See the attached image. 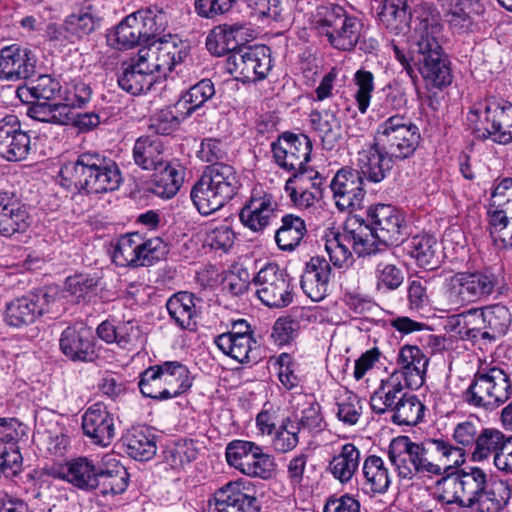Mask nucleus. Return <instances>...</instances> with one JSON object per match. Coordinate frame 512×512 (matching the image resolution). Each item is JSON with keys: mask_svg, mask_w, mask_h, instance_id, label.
Segmentation results:
<instances>
[{"mask_svg": "<svg viewBox=\"0 0 512 512\" xmlns=\"http://www.w3.org/2000/svg\"><path fill=\"white\" fill-rule=\"evenodd\" d=\"M127 454L138 461H148L157 450L154 435L145 427H133L123 438Z\"/></svg>", "mask_w": 512, "mask_h": 512, "instance_id": "37998d69", "label": "nucleus"}, {"mask_svg": "<svg viewBox=\"0 0 512 512\" xmlns=\"http://www.w3.org/2000/svg\"><path fill=\"white\" fill-rule=\"evenodd\" d=\"M377 254L372 255L375 264L376 287L379 291H393L398 289L404 280L402 270L390 262L391 253L384 249Z\"/></svg>", "mask_w": 512, "mask_h": 512, "instance_id": "c03bdc74", "label": "nucleus"}, {"mask_svg": "<svg viewBox=\"0 0 512 512\" xmlns=\"http://www.w3.org/2000/svg\"><path fill=\"white\" fill-rule=\"evenodd\" d=\"M259 300L271 308H283L293 301V287L288 273L275 263H268L253 278Z\"/></svg>", "mask_w": 512, "mask_h": 512, "instance_id": "2eb2a0df", "label": "nucleus"}, {"mask_svg": "<svg viewBox=\"0 0 512 512\" xmlns=\"http://www.w3.org/2000/svg\"><path fill=\"white\" fill-rule=\"evenodd\" d=\"M161 29L162 25L157 23L151 11H137L126 16L108 40L117 49H131L141 42L150 41Z\"/></svg>", "mask_w": 512, "mask_h": 512, "instance_id": "dca6fc26", "label": "nucleus"}, {"mask_svg": "<svg viewBox=\"0 0 512 512\" xmlns=\"http://www.w3.org/2000/svg\"><path fill=\"white\" fill-rule=\"evenodd\" d=\"M98 280L88 274H76L66 279V290L77 302L86 301L95 294Z\"/></svg>", "mask_w": 512, "mask_h": 512, "instance_id": "0e129e2a", "label": "nucleus"}, {"mask_svg": "<svg viewBox=\"0 0 512 512\" xmlns=\"http://www.w3.org/2000/svg\"><path fill=\"white\" fill-rule=\"evenodd\" d=\"M275 162L292 173L290 178L304 182L317 178L318 172L307 167L312 151V142L306 135L284 134L271 144Z\"/></svg>", "mask_w": 512, "mask_h": 512, "instance_id": "ddd939ff", "label": "nucleus"}, {"mask_svg": "<svg viewBox=\"0 0 512 512\" xmlns=\"http://www.w3.org/2000/svg\"><path fill=\"white\" fill-rule=\"evenodd\" d=\"M201 299L195 294L181 291L172 295L166 308L173 322L181 329L195 330L201 313Z\"/></svg>", "mask_w": 512, "mask_h": 512, "instance_id": "c85d7f7f", "label": "nucleus"}, {"mask_svg": "<svg viewBox=\"0 0 512 512\" xmlns=\"http://www.w3.org/2000/svg\"><path fill=\"white\" fill-rule=\"evenodd\" d=\"M370 406L375 414H390L396 425L414 426L422 421L425 406L420 399L407 393L404 387L381 386L371 394Z\"/></svg>", "mask_w": 512, "mask_h": 512, "instance_id": "9d476101", "label": "nucleus"}, {"mask_svg": "<svg viewBox=\"0 0 512 512\" xmlns=\"http://www.w3.org/2000/svg\"><path fill=\"white\" fill-rule=\"evenodd\" d=\"M310 122L314 132L327 150H332L342 139L343 129L340 119L330 110L312 111Z\"/></svg>", "mask_w": 512, "mask_h": 512, "instance_id": "58836bf2", "label": "nucleus"}, {"mask_svg": "<svg viewBox=\"0 0 512 512\" xmlns=\"http://www.w3.org/2000/svg\"><path fill=\"white\" fill-rule=\"evenodd\" d=\"M363 183L364 180L357 170L342 168L335 174L330 188L339 210H355L362 207L366 195Z\"/></svg>", "mask_w": 512, "mask_h": 512, "instance_id": "aec40b11", "label": "nucleus"}, {"mask_svg": "<svg viewBox=\"0 0 512 512\" xmlns=\"http://www.w3.org/2000/svg\"><path fill=\"white\" fill-rule=\"evenodd\" d=\"M59 345L62 353L72 361L87 362L95 357L93 333L83 325L64 329Z\"/></svg>", "mask_w": 512, "mask_h": 512, "instance_id": "bb28decb", "label": "nucleus"}, {"mask_svg": "<svg viewBox=\"0 0 512 512\" xmlns=\"http://www.w3.org/2000/svg\"><path fill=\"white\" fill-rule=\"evenodd\" d=\"M132 156L134 163L143 170L157 171L167 162L164 143L160 136L157 135L137 138Z\"/></svg>", "mask_w": 512, "mask_h": 512, "instance_id": "72a5a7b5", "label": "nucleus"}, {"mask_svg": "<svg viewBox=\"0 0 512 512\" xmlns=\"http://www.w3.org/2000/svg\"><path fill=\"white\" fill-rule=\"evenodd\" d=\"M381 24L392 34L404 36L410 29L408 0H384L378 14Z\"/></svg>", "mask_w": 512, "mask_h": 512, "instance_id": "e433bc0d", "label": "nucleus"}, {"mask_svg": "<svg viewBox=\"0 0 512 512\" xmlns=\"http://www.w3.org/2000/svg\"><path fill=\"white\" fill-rule=\"evenodd\" d=\"M82 429L93 444L101 447L109 446L116 435L114 417L101 402L94 403L84 412Z\"/></svg>", "mask_w": 512, "mask_h": 512, "instance_id": "4be33fe9", "label": "nucleus"}, {"mask_svg": "<svg viewBox=\"0 0 512 512\" xmlns=\"http://www.w3.org/2000/svg\"><path fill=\"white\" fill-rule=\"evenodd\" d=\"M260 447L251 441L233 440L226 446V461L229 466L244 474Z\"/></svg>", "mask_w": 512, "mask_h": 512, "instance_id": "4d7b16f0", "label": "nucleus"}, {"mask_svg": "<svg viewBox=\"0 0 512 512\" xmlns=\"http://www.w3.org/2000/svg\"><path fill=\"white\" fill-rule=\"evenodd\" d=\"M156 81L157 76H150L149 73L138 68L133 58L131 63L124 67L122 73L118 76L119 87L132 95L149 91Z\"/></svg>", "mask_w": 512, "mask_h": 512, "instance_id": "3c124183", "label": "nucleus"}, {"mask_svg": "<svg viewBox=\"0 0 512 512\" xmlns=\"http://www.w3.org/2000/svg\"><path fill=\"white\" fill-rule=\"evenodd\" d=\"M278 203L272 194L254 191L239 217L254 232L263 231L277 217Z\"/></svg>", "mask_w": 512, "mask_h": 512, "instance_id": "a878e982", "label": "nucleus"}, {"mask_svg": "<svg viewBox=\"0 0 512 512\" xmlns=\"http://www.w3.org/2000/svg\"><path fill=\"white\" fill-rule=\"evenodd\" d=\"M256 490L248 480L230 481L214 493L215 512H260Z\"/></svg>", "mask_w": 512, "mask_h": 512, "instance_id": "6ab92c4d", "label": "nucleus"}, {"mask_svg": "<svg viewBox=\"0 0 512 512\" xmlns=\"http://www.w3.org/2000/svg\"><path fill=\"white\" fill-rule=\"evenodd\" d=\"M62 187L88 194L115 191L122 182L117 163L98 152H84L75 160L62 164L59 173Z\"/></svg>", "mask_w": 512, "mask_h": 512, "instance_id": "20e7f679", "label": "nucleus"}, {"mask_svg": "<svg viewBox=\"0 0 512 512\" xmlns=\"http://www.w3.org/2000/svg\"><path fill=\"white\" fill-rule=\"evenodd\" d=\"M362 473L364 476L362 490L366 494L373 496L383 494L388 490L391 477L381 457L376 455L366 457L362 465Z\"/></svg>", "mask_w": 512, "mask_h": 512, "instance_id": "4c0bfd02", "label": "nucleus"}, {"mask_svg": "<svg viewBox=\"0 0 512 512\" xmlns=\"http://www.w3.org/2000/svg\"><path fill=\"white\" fill-rule=\"evenodd\" d=\"M370 223L363 219H347L342 231L330 230L324 236L325 250L337 268L352 264L351 249L359 256H372L389 245L404 241L408 226L404 214L388 204H377L367 211Z\"/></svg>", "mask_w": 512, "mask_h": 512, "instance_id": "f257e3e1", "label": "nucleus"}, {"mask_svg": "<svg viewBox=\"0 0 512 512\" xmlns=\"http://www.w3.org/2000/svg\"><path fill=\"white\" fill-rule=\"evenodd\" d=\"M61 90L59 81L49 75H40L23 87L17 89V94L22 101H28L29 97L36 101H50Z\"/></svg>", "mask_w": 512, "mask_h": 512, "instance_id": "6e6d98bb", "label": "nucleus"}, {"mask_svg": "<svg viewBox=\"0 0 512 512\" xmlns=\"http://www.w3.org/2000/svg\"><path fill=\"white\" fill-rule=\"evenodd\" d=\"M394 159L385 150L376 145V141L370 143L358 152L357 165L363 180L379 183L384 180L393 167Z\"/></svg>", "mask_w": 512, "mask_h": 512, "instance_id": "cd10ccee", "label": "nucleus"}, {"mask_svg": "<svg viewBox=\"0 0 512 512\" xmlns=\"http://www.w3.org/2000/svg\"><path fill=\"white\" fill-rule=\"evenodd\" d=\"M428 362L419 347L405 345L399 350L397 368L389 377L382 379L380 385L418 389L425 382Z\"/></svg>", "mask_w": 512, "mask_h": 512, "instance_id": "f3484780", "label": "nucleus"}, {"mask_svg": "<svg viewBox=\"0 0 512 512\" xmlns=\"http://www.w3.org/2000/svg\"><path fill=\"white\" fill-rule=\"evenodd\" d=\"M443 25L434 17L421 18L412 37V59L431 54L442 48Z\"/></svg>", "mask_w": 512, "mask_h": 512, "instance_id": "7c9ffc66", "label": "nucleus"}, {"mask_svg": "<svg viewBox=\"0 0 512 512\" xmlns=\"http://www.w3.org/2000/svg\"><path fill=\"white\" fill-rule=\"evenodd\" d=\"M96 26L97 21L91 13L81 12L68 16L58 33L74 43L90 35Z\"/></svg>", "mask_w": 512, "mask_h": 512, "instance_id": "13d9d810", "label": "nucleus"}, {"mask_svg": "<svg viewBox=\"0 0 512 512\" xmlns=\"http://www.w3.org/2000/svg\"><path fill=\"white\" fill-rule=\"evenodd\" d=\"M227 69L242 82H256L267 77L271 58L265 46L245 47L234 51L227 59Z\"/></svg>", "mask_w": 512, "mask_h": 512, "instance_id": "a211bd4d", "label": "nucleus"}, {"mask_svg": "<svg viewBox=\"0 0 512 512\" xmlns=\"http://www.w3.org/2000/svg\"><path fill=\"white\" fill-rule=\"evenodd\" d=\"M22 455L18 446H7L0 442V475L13 478L22 471Z\"/></svg>", "mask_w": 512, "mask_h": 512, "instance_id": "774afa93", "label": "nucleus"}, {"mask_svg": "<svg viewBox=\"0 0 512 512\" xmlns=\"http://www.w3.org/2000/svg\"><path fill=\"white\" fill-rule=\"evenodd\" d=\"M93 90L90 84L81 79H73L66 84L63 99L67 108H83L91 100Z\"/></svg>", "mask_w": 512, "mask_h": 512, "instance_id": "e2e57ef3", "label": "nucleus"}, {"mask_svg": "<svg viewBox=\"0 0 512 512\" xmlns=\"http://www.w3.org/2000/svg\"><path fill=\"white\" fill-rule=\"evenodd\" d=\"M318 34L339 51H352L362 37L364 24L339 5L321 6L315 16Z\"/></svg>", "mask_w": 512, "mask_h": 512, "instance_id": "0eeeda50", "label": "nucleus"}, {"mask_svg": "<svg viewBox=\"0 0 512 512\" xmlns=\"http://www.w3.org/2000/svg\"><path fill=\"white\" fill-rule=\"evenodd\" d=\"M412 61L418 66L423 79L434 87L443 88L451 84V68L444 50L413 58Z\"/></svg>", "mask_w": 512, "mask_h": 512, "instance_id": "2f4dec72", "label": "nucleus"}, {"mask_svg": "<svg viewBox=\"0 0 512 512\" xmlns=\"http://www.w3.org/2000/svg\"><path fill=\"white\" fill-rule=\"evenodd\" d=\"M484 319L486 330L483 331V339L494 340L506 334L511 324V314L503 305L495 304L484 307Z\"/></svg>", "mask_w": 512, "mask_h": 512, "instance_id": "bf43d9fd", "label": "nucleus"}, {"mask_svg": "<svg viewBox=\"0 0 512 512\" xmlns=\"http://www.w3.org/2000/svg\"><path fill=\"white\" fill-rule=\"evenodd\" d=\"M129 482V474L126 468L120 463L116 462L111 468H100L97 475V489L103 495L107 494H121L127 487Z\"/></svg>", "mask_w": 512, "mask_h": 512, "instance_id": "864d4df0", "label": "nucleus"}, {"mask_svg": "<svg viewBox=\"0 0 512 512\" xmlns=\"http://www.w3.org/2000/svg\"><path fill=\"white\" fill-rule=\"evenodd\" d=\"M465 462V450L443 438H428L414 442L412 449V478L418 474L441 476Z\"/></svg>", "mask_w": 512, "mask_h": 512, "instance_id": "6e6552de", "label": "nucleus"}, {"mask_svg": "<svg viewBox=\"0 0 512 512\" xmlns=\"http://www.w3.org/2000/svg\"><path fill=\"white\" fill-rule=\"evenodd\" d=\"M374 140L390 157L402 161L414 155L421 133L409 117L395 114L378 125Z\"/></svg>", "mask_w": 512, "mask_h": 512, "instance_id": "9b49d317", "label": "nucleus"}, {"mask_svg": "<svg viewBox=\"0 0 512 512\" xmlns=\"http://www.w3.org/2000/svg\"><path fill=\"white\" fill-rule=\"evenodd\" d=\"M437 482L439 500L456 503L474 512H500L508 503L511 491L504 482L489 485L488 475L478 467L448 474Z\"/></svg>", "mask_w": 512, "mask_h": 512, "instance_id": "7ed1b4c3", "label": "nucleus"}, {"mask_svg": "<svg viewBox=\"0 0 512 512\" xmlns=\"http://www.w3.org/2000/svg\"><path fill=\"white\" fill-rule=\"evenodd\" d=\"M307 233L305 221L294 214L282 217V225L275 233V241L282 251H293Z\"/></svg>", "mask_w": 512, "mask_h": 512, "instance_id": "de8ad7c7", "label": "nucleus"}, {"mask_svg": "<svg viewBox=\"0 0 512 512\" xmlns=\"http://www.w3.org/2000/svg\"><path fill=\"white\" fill-rule=\"evenodd\" d=\"M169 246L160 237L143 238L139 233L120 237L113 251V262L120 267L150 266L164 259Z\"/></svg>", "mask_w": 512, "mask_h": 512, "instance_id": "f8f14e48", "label": "nucleus"}, {"mask_svg": "<svg viewBox=\"0 0 512 512\" xmlns=\"http://www.w3.org/2000/svg\"><path fill=\"white\" fill-rule=\"evenodd\" d=\"M488 231L498 249L512 247V211L488 207Z\"/></svg>", "mask_w": 512, "mask_h": 512, "instance_id": "79ce46f5", "label": "nucleus"}, {"mask_svg": "<svg viewBox=\"0 0 512 512\" xmlns=\"http://www.w3.org/2000/svg\"><path fill=\"white\" fill-rule=\"evenodd\" d=\"M184 181L181 169L165 162L153 175L150 191L158 197L170 199L179 191Z\"/></svg>", "mask_w": 512, "mask_h": 512, "instance_id": "a18cd8bd", "label": "nucleus"}, {"mask_svg": "<svg viewBox=\"0 0 512 512\" xmlns=\"http://www.w3.org/2000/svg\"><path fill=\"white\" fill-rule=\"evenodd\" d=\"M407 249L417 264L432 270L441 262L440 246L432 235H415L407 243Z\"/></svg>", "mask_w": 512, "mask_h": 512, "instance_id": "ea45409f", "label": "nucleus"}, {"mask_svg": "<svg viewBox=\"0 0 512 512\" xmlns=\"http://www.w3.org/2000/svg\"><path fill=\"white\" fill-rule=\"evenodd\" d=\"M353 82L357 87L355 100L358 109L361 113H365L370 105L374 90V75L370 71L359 69L354 74Z\"/></svg>", "mask_w": 512, "mask_h": 512, "instance_id": "69168bd1", "label": "nucleus"}, {"mask_svg": "<svg viewBox=\"0 0 512 512\" xmlns=\"http://www.w3.org/2000/svg\"><path fill=\"white\" fill-rule=\"evenodd\" d=\"M506 438L507 435L498 429H483L477 437V442L472 453L473 460L482 461L491 455L495 457V455L500 452Z\"/></svg>", "mask_w": 512, "mask_h": 512, "instance_id": "052dcab7", "label": "nucleus"}, {"mask_svg": "<svg viewBox=\"0 0 512 512\" xmlns=\"http://www.w3.org/2000/svg\"><path fill=\"white\" fill-rule=\"evenodd\" d=\"M512 383L509 374L498 366L480 368L463 393L467 404L485 410H494L511 396Z\"/></svg>", "mask_w": 512, "mask_h": 512, "instance_id": "1a4fd4ad", "label": "nucleus"}, {"mask_svg": "<svg viewBox=\"0 0 512 512\" xmlns=\"http://www.w3.org/2000/svg\"><path fill=\"white\" fill-rule=\"evenodd\" d=\"M31 149V139L22 129L16 115L0 119V157L11 162L26 159Z\"/></svg>", "mask_w": 512, "mask_h": 512, "instance_id": "412c9836", "label": "nucleus"}, {"mask_svg": "<svg viewBox=\"0 0 512 512\" xmlns=\"http://www.w3.org/2000/svg\"><path fill=\"white\" fill-rule=\"evenodd\" d=\"M27 210L7 192H0V235L10 237L27 230L30 225Z\"/></svg>", "mask_w": 512, "mask_h": 512, "instance_id": "473e14b6", "label": "nucleus"}, {"mask_svg": "<svg viewBox=\"0 0 512 512\" xmlns=\"http://www.w3.org/2000/svg\"><path fill=\"white\" fill-rule=\"evenodd\" d=\"M99 468L84 457L68 461L61 469L59 476L72 486L90 492L97 489V475Z\"/></svg>", "mask_w": 512, "mask_h": 512, "instance_id": "f704fd0d", "label": "nucleus"}, {"mask_svg": "<svg viewBox=\"0 0 512 512\" xmlns=\"http://www.w3.org/2000/svg\"><path fill=\"white\" fill-rule=\"evenodd\" d=\"M215 94L214 84L210 79H203L186 91L176 103V110L183 116H191Z\"/></svg>", "mask_w": 512, "mask_h": 512, "instance_id": "8fccbe9b", "label": "nucleus"}, {"mask_svg": "<svg viewBox=\"0 0 512 512\" xmlns=\"http://www.w3.org/2000/svg\"><path fill=\"white\" fill-rule=\"evenodd\" d=\"M331 271L330 264L322 257H312L307 262L300 285L312 301H321L327 295Z\"/></svg>", "mask_w": 512, "mask_h": 512, "instance_id": "c756f323", "label": "nucleus"}, {"mask_svg": "<svg viewBox=\"0 0 512 512\" xmlns=\"http://www.w3.org/2000/svg\"><path fill=\"white\" fill-rule=\"evenodd\" d=\"M414 442L408 436H398L388 446V458L398 476L405 480L412 479V449Z\"/></svg>", "mask_w": 512, "mask_h": 512, "instance_id": "09e8293b", "label": "nucleus"}, {"mask_svg": "<svg viewBox=\"0 0 512 512\" xmlns=\"http://www.w3.org/2000/svg\"><path fill=\"white\" fill-rule=\"evenodd\" d=\"M28 115L37 121L67 125L71 122L70 109L62 103L34 101L28 108Z\"/></svg>", "mask_w": 512, "mask_h": 512, "instance_id": "5fc2aeb1", "label": "nucleus"}, {"mask_svg": "<svg viewBox=\"0 0 512 512\" xmlns=\"http://www.w3.org/2000/svg\"><path fill=\"white\" fill-rule=\"evenodd\" d=\"M214 343L221 352L239 363L257 361V347L253 337H234L220 334L214 339Z\"/></svg>", "mask_w": 512, "mask_h": 512, "instance_id": "a19ab883", "label": "nucleus"}, {"mask_svg": "<svg viewBox=\"0 0 512 512\" xmlns=\"http://www.w3.org/2000/svg\"><path fill=\"white\" fill-rule=\"evenodd\" d=\"M299 435V428L292 423V418H286L276 430L272 445L278 452H289L299 443Z\"/></svg>", "mask_w": 512, "mask_h": 512, "instance_id": "338daca9", "label": "nucleus"}, {"mask_svg": "<svg viewBox=\"0 0 512 512\" xmlns=\"http://www.w3.org/2000/svg\"><path fill=\"white\" fill-rule=\"evenodd\" d=\"M193 382L189 369L178 361H165L145 369L138 383L143 396L163 401L188 391Z\"/></svg>", "mask_w": 512, "mask_h": 512, "instance_id": "423d86ee", "label": "nucleus"}, {"mask_svg": "<svg viewBox=\"0 0 512 512\" xmlns=\"http://www.w3.org/2000/svg\"><path fill=\"white\" fill-rule=\"evenodd\" d=\"M199 454V448L192 439H180L173 442L163 451V460L172 469L179 470L190 464Z\"/></svg>", "mask_w": 512, "mask_h": 512, "instance_id": "603ef678", "label": "nucleus"}, {"mask_svg": "<svg viewBox=\"0 0 512 512\" xmlns=\"http://www.w3.org/2000/svg\"><path fill=\"white\" fill-rule=\"evenodd\" d=\"M47 305L46 293H30L15 298L6 305L5 321L17 328L31 325L44 314Z\"/></svg>", "mask_w": 512, "mask_h": 512, "instance_id": "393cba45", "label": "nucleus"}, {"mask_svg": "<svg viewBox=\"0 0 512 512\" xmlns=\"http://www.w3.org/2000/svg\"><path fill=\"white\" fill-rule=\"evenodd\" d=\"M200 160L211 163L191 189V200L202 215H210L237 195L241 183L235 168L222 163L227 156L226 144L214 138L203 139L197 152Z\"/></svg>", "mask_w": 512, "mask_h": 512, "instance_id": "f03ea898", "label": "nucleus"}, {"mask_svg": "<svg viewBox=\"0 0 512 512\" xmlns=\"http://www.w3.org/2000/svg\"><path fill=\"white\" fill-rule=\"evenodd\" d=\"M360 463V451L352 443L341 447L340 452L334 456L328 465L330 473L341 483L349 482L358 470Z\"/></svg>", "mask_w": 512, "mask_h": 512, "instance_id": "49530a36", "label": "nucleus"}, {"mask_svg": "<svg viewBox=\"0 0 512 512\" xmlns=\"http://www.w3.org/2000/svg\"><path fill=\"white\" fill-rule=\"evenodd\" d=\"M503 285L501 272L487 268L457 272L445 279L442 297L451 309L485 301L498 293Z\"/></svg>", "mask_w": 512, "mask_h": 512, "instance_id": "39448f33", "label": "nucleus"}, {"mask_svg": "<svg viewBox=\"0 0 512 512\" xmlns=\"http://www.w3.org/2000/svg\"><path fill=\"white\" fill-rule=\"evenodd\" d=\"M36 58L27 48L18 44L5 46L0 50V79L17 81L34 75Z\"/></svg>", "mask_w": 512, "mask_h": 512, "instance_id": "b1692460", "label": "nucleus"}, {"mask_svg": "<svg viewBox=\"0 0 512 512\" xmlns=\"http://www.w3.org/2000/svg\"><path fill=\"white\" fill-rule=\"evenodd\" d=\"M152 44L151 53L146 52L151 60L157 61L156 66L160 68V74L166 76L173 68L187 57L184 44L176 38L157 39Z\"/></svg>", "mask_w": 512, "mask_h": 512, "instance_id": "c9c22d12", "label": "nucleus"}, {"mask_svg": "<svg viewBox=\"0 0 512 512\" xmlns=\"http://www.w3.org/2000/svg\"><path fill=\"white\" fill-rule=\"evenodd\" d=\"M481 127L475 128L477 137L490 139L494 143L507 145L512 142V103L502 99L488 98L471 111Z\"/></svg>", "mask_w": 512, "mask_h": 512, "instance_id": "4468645a", "label": "nucleus"}, {"mask_svg": "<svg viewBox=\"0 0 512 512\" xmlns=\"http://www.w3.org/2000/svg\"><path fill=\"white\" fill-rule=\"evenodd\" d=\"M183 116L182 112L176 110V105L161 109L150 119L149 128L152 129L157 136L168 135L175 131L180 122L187 118Z\"/></svg>", "mask_w": 512, "mask_h": 512, "instance_id": "680f3d73", "label": "nucleus"}, {"mask_svg": "<svg viewBox=\"0 0 512 512\" xmlns=\"http://www.w3.org/2000/svg\"><path fill=\"white\" fill-rule=\"evenodd\" d=\"M445 21L455 34H468L475 27V17L485 11V0H442Z\"/></svg>", "mask_w": 512, "mask_h": 512, "instance_id": "5701e85b", "label": "nucleus"}]
</instances>
